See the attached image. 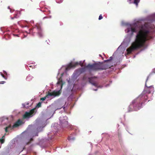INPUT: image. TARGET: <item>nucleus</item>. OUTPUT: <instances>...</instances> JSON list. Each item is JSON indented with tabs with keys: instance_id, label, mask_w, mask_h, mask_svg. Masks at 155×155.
Wrapping results in <instances>:
<instances>
[{
	"instance_id": "f257e3e1",
	"label": "nucleus",
	"mask_w": 155,
	"mask_h": 155,
	"mask_svg": "<svg viewBox=\"0 0 155 155\" xmlns=\"http://www.w3.org/2000/svg\"><path fill=\"white\" fill-rule=\"evenodd\" d=\"M151 38L150 31L142 26L136 35L135 41L127 49V54H130L132 52L143 47L146 41Z\"/></svg>"
},
{
	"instance_id": "f03ea898",
	"label": "nucleus",
	"mask_w": 155,
	"mask_h": 155,
	"mask_svg": "<svg viewBox=\"0 0 155 155\" xmlns=\"http://www.w3.org/2000/svg\"><path fill=\"white\" fill-rule=\"evenodd\" d=\"M149 78V76L147 78L145 83L146 87L142 93L137 98L134 100L129 105L128 109L129 112L133 110H139L142 107V104L145 101L147 100V94L154 92L153 86L147 84V83Z\"/></svg>"
},
{
	"instance_id": "7ed1b4c3",
	"label": "nucleus",
	"mask_w": 155,
	"mask_h": 155,
	"mask_svg": "<svg viewBox=\"0 0 155 155\" xmlns=\"http://www.w3.org/2000/svg\"><path fill=\"white\" fill-rule=\"evenodd\" d=\"M110 67V65L108 64L99 62L92 64H89L85 67V68L91 71H97L105 70Z\"/></svg>"
},
{
	"instance_id": "20e7f679",
	"label": "nucleus",
	"mask_w": 155,
	"mask_h": 155,
	"mask_svg": "<svg viewBox=\"0 0 155 155\" xmlns=\"http://www.w3.org/2000/svg\"><path fill=\"white\" fill-rule=\"evenodd\" d=\"M61 92L60 91H54L52 92H48L46 96L41 98L40 100L42 101H44L46 98L48 97V96H54L55 97L56 96H59L61 94Z\"/></svg>"
},
{
	"instance_id": "39448f33",
	"label": "nucleus",
	"mask_w": 155,
	"mask_h": 155,
	"mask_svg": "<svg viewBox=\"0 0 155 155\" xmlns=\"http://www.w3.org/2000/svg\"><path fill=\"white\" fill-rule=\"evenodd\" d=\"M36 30L37 31V34L38 37L39 38L42 37L43 34L41 27L39 25L36 26L33 29V31H35Z\"/></svg>"
},
{
	"instance_id": "423d86ee",
	"label": "nucleus",
	"mask_w": 155,
	"mask_h": 155,
	"mask_svg": "<svg viewBox=\"0 0 155 155\" xmlns=\"http://www.w3.org/2000/svg\"><path fill=\"white\" fill-rule=\"evenodd\" d=\"M35 109L33 108L29 112H26L23 115V118L24 119L29 118L32 117L34 114L35 110Z\"/></svg>"
},
{
	"instance_id": "0eeeda50",
	"label": "nucleus",
	"mask_w": 155,
	"mask_h": 155,
	"mask_svg": "<svg viewBox=\"0 0 155 155\" xmlns=\"http://www.w3.org/2000/svg\"><path fill=\"white\" fill-rule=\"evenodd\" d=\"M21 124L22 121L20 120H18L15 123L12 127L11 126V125H10L6 127L8 129H12L13 128L18 127L21 125Z\"/></svg>"
},
{
	"instance_id": "6e6552de",
	"label": "nucleus",
	"mask_w": 155,
	"mask_h": 155,
	"mask_svg": "<svg viewBox=\"0 0 155 155\" xmlns=\"http://www.w3.org/2000/svg\"><path fill=\"white\" fill-rule=\"evenodd\" d=\"M67 118V117H60L59 118V120L61 125L64 127L66 125L68 124V122L66 120Z\"/></svg>"
},
{
	"instance_id": "1a4fd4ad",
	"label": "nucleus",
	"mask_w": 155,
	"mask_h": 155,
	"mask_svg": "<svg viewBox=\"0 0 155 155\" xmlns=\"http://www.w3.org/2000/svg\"><path fill=\"white\" fill-rule=\"evenodd\" d=\"M78 64V62H76L74 64H73L72 63H70L66 68V70L68 71L72 68H75Z\"/></svg>"
},
{
	"instance_id": "9d476101",
	"label": "nucleus",
	"mask_w": 155,
	"mask_h": 155,
	"mask_svg": "<svg viewBox=\"0 0 155 155\" xmlns=\"http://www.w3.org/2000/svg\"><path fill=\"white\" fill-rule=\"evenodd\" d=\"M131 31L132 33L135 32H136V29L135 28L131 27L130 29H128V31L129 32Z\"/></svg>"
},
{
	"instance_id": "9b49d317",
	"label": "nucleus",
	"mask_w": 155,
	"mask_h": 155,
	"mask_svg": "<svg viewBox=\"0 0 155 155\" xmlns=\"http://www.w3.org/2000/svg\"><path fill=\"white\" fill-rule=\"evenodd\" d=\"M5 134L3 136L1 139H0V142L2 144L4 143L5 142Z\"/></svg>"
},
{
	"instance_id": "f8f14e48",
	"label": "nucleus",
	"mask_w": 155,
	"mask_h": 155,
	"mask_svg": "<svg viewBox=\"0 0 155 155\" xmlns=\"http://www.w3.org/2000/svg\"><path fill=\"white\" fill-rule=\"evenodd\" d=\"M57 84H61V89L62 88L63 85V84L62 83V80H61L60 81V79H59V80L58 81V82L57 83Z\"/></svg>"
},
{
	"instance_id": "ddd939ff",
	"label": "nucleus",
	"mask_w": 155,
	"mask_h": 155,
	"mask_svg": "<svg viewBox=\"0 0 155 155\" xmlns=\"http://www.w3.org/2000/svg\"><path fill=\"white\" fill-rule=\"evenodd\" d=\"M113 59V58L112 57H110V58H109V59H108L107 60H105L104 61V62H108V61H111Z\"/></svg>"
},
{
	"instance_id": "4468645a",
	"label": "nucleus",
	"mask_w": 155,
	"mask_h": 155,
	"mask_svg": "<svg viewBox=\"0 0 155 155\" xmlns=\"http://www.w3.org/2000/svg\"><path fill=\"white\" fill-rule=\"evenodd\" d=\"M41 103L40 102H39L37 105L36 107L38 108L41 107Z\"/></svg>"
},
{
	"instance_id": "2eb2a0df",
	"label": "nucleus",
	"mask_w": 155,
	"mask_h": 155,
	"mask_svg": "<svg viewBox=\"0 0 155 155\" xmlns=\"http://www.w3.org/2000/svg\"><path fill=\"white\" fill-rule=\"evenodd\" d=\"M63 107V106L62 105H61L60 106H59L58 107H56V110L61 109L62 108V107Z\"/></svg>"
},
{
	"instance_id": "dca6fc26",
	"label": "nucleus",
	"mask_w": 155,
	"mask_h": 155,
	"mask_svg": "<svg viewBox=\"0 0 155 155\" xmlns=\"http://www.w3.org/2000/svg\"><path fill=\"white\" fill-rule=\"evenodd\" d=\"M139 2V0H134V4L137 5L138 3Z\"/></svg>"
},
{
	"instance_id": "f3484780",
	"label": "nucleus",
	"mask_w": 155,
	"mask_h": 155,
	"mask_svg": "<svg viewBox=\"0 0 155 155\" xmlns=\"http://www.w3.org/2000/svg\"><path fill=\"white\" fill-rule=\"evenodd\" d=\"M103 18V17L102 15H100L99 16L98 19L99 20H101Z\"/></svg>"
},
{
	"instance_id": "a211bd4d",
	"label": "nucleus",
	"mask_w": 155,
	"mask_h": 155,
	"mask_svg": "<svg viewBox=\"0 0 155 155\" xmlns=\"http://www.w3.org/2000/svg\"><path fill=\"white\" fill-rule=\"evenodd\" d=\"M1 75L5 79H6L7 78V77H6V76H5L4 75L2 74H1Z\"/></svg>"
},
{
	"instance_id": "6ab92c4d",
	"label": "nucleus",
	"mask_w": 155,
	"mask_h": 155,
	"mask_svg": "<svg viewBox=\"0 0 155 155\" xmlns=\"http://www.w3.org/2000/svg\"><path fill=\"white\" fill-rule=\"evenodd\" d=\"M84 70V68H81L80 70V71H80V73H81L83 71H83Z\"/></svg>"
},
{
	"instance_id": "aec40b11",
	"label": "nucleus",
	"mask_w": 155,
	"mask_h": 155,
	"mask_svg": "<svg viewBox=\"0 0 155 155\" xmlns=\"http://www.w3.org/2000/svg\"><path fill=\"white\" fill-rule=\"evenodd\" d=\"M8 128L6 127L5 128V131L6 132H8Z\"/></svg>"
},
{
	"instance_id": "412c9836",
	"label": "nucleus",
	"mask_w": 155,
	"mask_h": 155,
	"mask_svg": "<svg viewBox=\"0 0 155 155\" xmlns=\"http://www.w3.org/2000/svg\"><path fill=\"white\" fill-rule=\"evenodd\" d=\"M68 139L69 140H71V139H72V140H74V139L73 138H71L70 137H69L68 138Z\"/></svg>"
},
{
	"instance_id": "4be33fe9",
	"label": "nucleus",
	"mask_w": 155,
	"mask_h": 155,
	"mask_svg": "<svg viewBox=\"0 0 155 155\" xmlns=\"http://www.w3.org/2000/svg\"><path fill=\"white\" fill-rule=\"evenodd\" d=\"M92 84L95 86H96L97 85V84L96 83H92Z\"/></svg>"
},
{
	"instance_id": "5701e85b",
	"label": "nucleus",
	"mask_w": 155,
	"mask_h": 155,
	"mask_svg": "<svg viewBox=\"0 0 155 155\" xmlns=\"http://www.w3.org/2000/svg\"><path fill=\"white\" fill-rule=\"evenodd\" d=\"M5 81H1V82L0 83V84H3L4 83H5Z\"/></svg>"
},
{
	"instance_id": "b1692460",
	"label": "nucleus",
	"mask_w": 155,
	"mask_h": 155,
	"mask_svg": "<svg viewBox=\"0 0 155 155\" xmlns=\"http://www.w3.org/2000/svg\"><path fill=\"white\" fill-rule=\"evenodd\" d=\"M79 64L80 65L81 67H82L83 66V63H80Z\"/></svg>"
},
{
	"instance_id": "393cba45",
	"label": "nucleus",
	"mask_w": 155,
	"mask_h": 155,
	"mask_svg": "<svg viewBox=\"0 0 155 155\" xmlns=\"http://www.w3.org/2000/svg\"><path fill=\"white\" fill-rule=\"evenodd\" d=\"M4 74H6V75H7V72H6V71H4Z\"/></svg>"
},
{
	"instance_id": "a878e982",
	"label": "nucleus",
	"mask_w": 155,
	"mask_h": 155,
	"mask_svg": "<svg viewBox=\"0 0 155 155\" xmlns=\"http://www.w3.org/2000/svg\"><path fill=\"white\" fill-rule=\"evenodd\" d=\"M33 140V139L32 138H31V139H30V141H32Z\"/></svg>"
},
{
	"instance_id": "bb28decb",
	"label": "nucleus",
	"mask_w": 155,
	"mask_h": 155,
	"mask_svg": "<svg viewBox=\"0 0 155 155\" xmlns=\"http://www.w3.org/2000/svg\"><path fill=\"white\" fill-rule=\"evenodd\" d=\"M14 18V17H12L11 18V19H13Z\"/></svg>"
},
{
	"instance_id": "cd10ccee",
	"label": "nucleus",
	"mask_w": 155,
	"mask_h": 155,
	"mask_svg": "<svg viewBox=\"0 0 155 155\" xmlns=\"http://www.w3.org/2000/svg\"><path fill=\"white\" fill-rule=\"evenodd\" d=\"M99 56H101V54H100V55H99Z\"/></svg>"
},
{
	"instance_id": "c85d7f7f",
	"label": "nucleus",
	"mask_w": 155,
	"mask_h": 155,
	"mask_svg": "<svg viewBox=\"0 0 155 155\" xmlns=\"http://www.w3.org/2000/svg\"><path fill=\"white\" fill-rule=\"evenodd\" d=\"M29 67H31V66H30Z\"/></svg>"
},
{
	"instance_id": "c756f323",
	"label": "nucleus",
	"mask_w": 155,
	"mask_h": 155,
	"mask_svg": "<svg viewBox=\"0 0 155 155\" xmlns=\"http://www.w3.org/2000/svg\"><path fill=\"white\" fill-rule=\"evenodd\" d=\"M131 0H130V1H131Z\"/></svg>"
}]
</instances>
